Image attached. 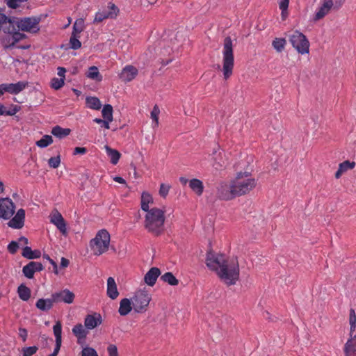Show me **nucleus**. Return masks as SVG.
<instances>
[{
	"instance_id": "393cba45",
	"label": "nucleus",
	"mask_w": 356,
	"mask_h": 356,
	"mask_svg": "<svg viewBox=\"0 0 356 356\" xmlns=\"http://www.w3.org/2000/svg\"><path fill=\"white\" fill-rule=\"evenodd\" d=\"M212 159L213 160V167L217 170H221L226 164V159L223 157L221 152L218 153L217 151H214Z\"/></svg>"
},
{
	"instance_id": "49530a36",
	"label": "nucleus",
	"mask_w": 356,
	"mask_h": 356,
	"mask_svg": "<svg viewBox=\"0 0 356 356\" xmlns=\"http://www.w3.org/2000/svg\"><path fill=\"white\" fill-rule=\"evenodd\" d=\"M83 31V21L80 19L79 22L76 20L73 25V30L72 34L79 35Z\"/></svg>"
},
{
	"instance_id": "5701e85b",
	"label": "nucleus",
	"mask_w": 356,
	"mask_h": 356,
	"mask_svg": "<svg viewBox=\"0 0 356 356\" xmlns=\"http://www.w3.org/2000/svg\"><path fill=\"white\" fill-rule=\"evenodd\" d=\"M107 296L112 300L116 299L119 296L117 284L113 277H109L107 279Z\"/></svg>"
},
{
	"instance_id": "338daca9",
	"label": "nucleus",
	"mask_w": 356,
	"mask_h": 356,
	"mask_svg": "<svg viewBox=\"0 0 356 356\" xmlns=\"http://www.w3.org/2000/svg\"><path fill=\"white\" fill-rule=\"evenodd\" d=\"M345 0H335V2H334V6L332 8L338 10L339 9L342 5L344 3Z\"/></svg>"
},
{
	"instance_id": "0e129e2a",
	"label": "nucleus",
	"mask_w": 356,
	"mask_h": 356,
	"mask_svg": "<svg viewBox=\"0 0 356 356\" xmlns=\"http://www.w3.org/2000/svg\"><path fill=\"white\" fill-rule=\"evenodd\" d=\"M349 323H356V314L355 309L353 308L350 309Z\"/></svg>"
},
{
	"instance_id": "e2e57ef3",
	"label": "nucleus",
	"mask_w": 356,
	"mask_h": 356,
	"mask_svg": "<svg viewBox=\"0 0 356 356\" xmlns=\"http://www.w3.org/2000/svg\"><path fill=\"white\" fill-rule=\"evenodd\" d=\"M31 263L33 264V267H34L35 272H40L44 269V266L42 263L37 261H31Z\"/></svg>"
},
{
	"instance_id": "69168bd1",
	"label": "nucleus",
	"mask_w": 356,
	"mask_h": 356,
	"mask_svg": "<svg viewBox=\"0 0 356 356\" xmlns=\"http://www.w3.org/2000/svg\"><path fill=\"white\" fill-rule=\"evenodd\" d=\"M3 31L5 33L10 35V34L15 33L16 31H15V26L13 25H9L8 26L3 27Z\"/></svg>"
},
{
	"instance_id": "a878e982",
	"label": "nucleus",
	"mask_w": 356,
	"mask_h": 356,
	"mask_svg": "<svg viewBox=\"0 0 356 356\" xmlns=\"http://www.w3.org/2000/svg\"><path fill=\"white\" fill-rule=\"evenodd\" d=\"M54 302L55 301H53L52 297L47 299L40 298L37 301L35 306L38 309L42 312H47L52 308Z\"/></svg>"
},
{
	"instance_id": "58836bf2",
	"label": "nucleus",
	"mask_w": 356,
	"mask_h": 356,
	"mask_svg": "<svg viewBox=\"0 0 356 356\" xmlns=\"http://www.w3.org/2000/svg\"><path fill=\"white\" fill-rule=\"evenodd\" d=\"M53 143V138L49 135H44L36 141L35 145L40 148H45Z\"/></svg>"
},
{
	"instance_id": "f257e3e1",
	"label": "nucleus",
	"mask_w": 356,
	"mask_h": 356,
	"mask_svg": "<svg viewBox=\"0 0 356 356\" xmlns=\"http://www.w3.org/2000/svg\"><path fill=\"white\" fill-rule=\"evenodd\" d=\"M206 265L210 270L216 271L228 286L235 284L239 279V266L236 259L228 261L223 254H216L210 250L207 253Z\"/></svg>"
},
{
	"instance_id": "9b49d317",
	"label": "nucleus",
	"mask_w": 356,
	"mask_h": 356,
	"mask_svg": "<svg viewBox=\"0 0 356 356\" xmlns=\"http://www.w3.org/2000/svg\"><path fill=\"white\" fill-rule=\"evenodd\" d=\"M10 35H11L5 36L1 39V42L4 49H12L15 47L16 43L26 38L24 33L17 31Z\"/></svg>"
},
{
	"instance_id": "3c124183",
	"label": "nucleus",
	"mask_w": 356,
	"mask_h": 356,
	"mask_svg": "<svg viewBox=\"0 0 356 356\" xmlns=\"http://www.w3.org/2000/svg\"><path fill=\"white\" fill-rule=\"evenodd\" d=\"M160 111L157 105H155L151 111V117L154 122H155V125L158 126L159 124V115Z\"/></svg>"
},
{
	"instance_id": "7c9ffc66",
	"label": "nucleus",
	"mask_w": 356,
	"mask_h": 356,
	"mask_svg": "<svg viewBox=\"0 0 356 356\" xmlns=\"http://www.w3.org/2000/svg\"><path fill=\"white\" fill-rule=\"evenodd\" d=\"M71 132L70 129L68 128H63L58 125L55 126L51 129V134L58 138H63L66 136H67Z\"/></svg>"
},
{
	"instance_id": "6e6552de",
	"label": "nucleus",
	"mask_w": 356,
	"mask_h": 356,
	"mask_svg": "<svg viewBox=\"0 0 356 356\" xmlns=\"http://www.w3.org/2000/svg\"><path fill=\"white\" fill-rule=\"evenodd\" d=\"M150 300L151 297L147 291L139 290L136 291L131 299L134 311L137 313L146 311Z\"/></svg>"
},
{
	"instance_id": "774afa93",
	"label": "nucleus",
	"mask_w": 356,
	"mask_h": 356,
	"mask_svg": "<svg viewBox=\"0 0 356 356\" xmlns=\"http://www.w3.org/2000/svg\"><path fill=\"white\" fill-rule=\"evenodd\" d=\"M10 21V17H7L5 14L0 13V22L1 25L6 24Z\"/></svg>"
},
{
	"instance_id": "e433bc0d",
	"label": "nucleus",
	"mask_w": 356,
	"mask_h": 356,
	"mask_svg": "<svg viewBox=\"0 0 356 356\" xmlns=\"http://www.w3.org/2000/svg\"><path fill=\"white\" fill-rule=\"evenodd\" d=\"M115 13H107V11L98 12L95 15L94 22H101L106 18H115Z\"/></svg>"
},
{
	"instance_id": "864d4df0",
	"label": "nucleus",
	"mask_w": 356,
	"mask_h": 356,
	"mask_svg": "<svg viewBox=\"0 0 356 356\" xmlns=\"http://www.w3.org/2000/svg\"><path fill=\"white\" fill-rule=\"evenodd\" d=\"M18 248H19V243L15 241H12L8 245V250L12 254H15L17 252Z\"/></svg>"
},
{
	"instance_id": "13d9d810",
	"label": "nucleus",
	"mask_w": 356,
	"mask_h": 356,
	"mask_svg": "<svg viewBox=\"0 0 356 356\" xmlns=\"http://www.w3.org/2000/svg\"><path fill=\"white\" fill-rule=\"evenodd\" d=\"M289 0H280L279 8L281 10H288Z\"/></svg>"
},
{
	"instance_id": "f3484780",
	"label": "nucleus",
	"mask_w": 356,
	"mask_h": 356,
	"mask_svg": "<svg viewBox=\"0 0 356 356\" xmlns=\"http://www.w3.org/2000/svg\"><path fill=\"white\" fill-rule=\"evenodd\" d=\"M25 211L19 209L15 216L8 222V227L14 229H21L24 225Z\"/></svg>"
},
{
	"instance_id": "603ef678",
	"label": "nucleus",
	"mask_w": 356,
	"mask_h": 356,
	"mask_svg": "<svg viewBox=\"0 0 356 356\" xmlns=\"http://www.w3.org/2000/svg\"><path fill=\"white\" fill-rule=\"evenodd\" d=\"M170 186L169 185H165V184H161L159 188V195L165 198L168 194Z\"/></svg>"
},
{
	"instance_id": "2f4dec72",
	"label": "nucleus",
	"mask_w": 356,
	"mask_h": 356,
	"mask_svg": "<svg viewBox=\"0 0 356 356\" xmlns=\"http://www.w3.org/2000/svg\"><path fill=\"white\" fill-rule=\"evenodd\" d=\"M152 202H153V198H152V195L147 192H143V193L141 195V201H140L142 210H143L145 212L147 211H149L150 209H149V204L152 203Z\"/></svg>"
},
{
	"instance_id": "ddd939ff",
	"label": "nucleus",
	"mask_w": 356,
	"mask_h": 356,
	"mask_svg": "<svg viewBox=\"0 0 356 356\" xmlns=\"http://www.w3.org/2000/svg\"><path fill=\"white\" fill-rule=\"evenodd\" d=\"M334 6L333 0H323L322 5L314 15L313 21L314 22L324 18Z\"/></svg>"
},
{
	"instance_id": "37998d69",
	"label": "nucleus",
	"mask_w": 356,
	"mask_h": 356,
	"mask_svg": "<svg viewBox=\"0 0 356 356\" xmlns=\"http://www.w3.org/2000/svg\"><path fill=\"white\" fill-rule=\"evenodd\" d=\"M65 79L63 78H53L51 81V86L55 90H59L64 85Z\"/></svg>"
},
{
	"instance_id": "6ab92c4d",
	"label": "nucleus",
	"mask_w": 356,
	"mask_h": 356,
	"mask_svg": "<svg viewBox=\"0 0 356 356\" xmlns=\"http://www.w3.org/2000/svg\"><path fill=\"white\" fill-rule=\"evenodd\" d=\"M138 74V70L133 65H127L120 74V79L124 82L132 81Z\"/></svg>"
},
{
	"instance_id": "dca6fc26",
	"label": "nucleus",
	"mask_w": 356,
	"mask_h": 356,
	"mask_svg": "<svg viewBox=\"0 0 356 356\" xmlns=\"http://www.w3.org/2000/svg\"><path fill=\"white\" fill-rule=\"evenodd\" d=\"M102 318L100 314L94 312L92 314H88L84 319V325L88 330H92L102 324Z\"/></svg>"
},
{
	"instance_id": "39448f33",
	"label": "nucleus",
	"mask_w": 356,
	"mask_h": 356,
	"mask_svg": "<svg viewBox=\"0 0 356 356\" xmlns=\"http://www.w3.org/2000/svg\"><path fill=\"white\" fill-rule=\"evenodd\" d=\"M110 238V234L104 229L97 232L95 238L90 241V246L95 255H100L108 250Z\"/></svg>"
},
{
	"instance_id": "c03bdc74",
	"label": "nucleus",
	"mask_w": 356,
	"mask_h": 356,
	"mask_svg": "<svg viewBox=\"0 0 356 356\" xmlns=\"http://www.w3.org/2000/svg\"><path fill=\"white\" fill-rule=\"evenodd\" d=\"M356 163L354 161H345L341 163L339 167L342 170L343 172H346L348 170H350L355 168Z\"/></svg>"
},
{
	"instance_id": "72a5a7b5",
	"label": "nucleus",
	"mask_w": 356,
	"mask_h": 356,
	"mask_svg": "<svg viewBox=\"0 0 356 356\" xmlns=\"http://www.w3.org/2000/svg\"><path fill=\"white\" fill-rule=\"evenodd\" d=\"M86 104L88 108L94 110H99L102 106L100 100L96 97H87Z\"/></svg>"
},
{
	"instance_id": "412c9836",
	"label": "nucleus",
	"mask_w": 356,
	"mask_h": 356,
	"mask_svg": "<svg viewBox=\"0 0 356 356\" xmlns=\"http://www.w3.org/2000/svg\"><path fill=\"white\" fill-rule=\"evenodd\" d=\"M345 356H356V334L350 337L344 345Z\"/></svg>"
},
{
	"instance_id": "79ce46f5",
	"label": "nucleus",
	"mask_w": 356,
	"mask_h": 356,
	"mask_svg": "<svg viewBox=\"0 0 356 356\" xmlns=\"http://www.w3.org/2000/svg\"><path fill=\"white\" fill-rule=\"evenodd\" d=\"M80 35L72 34L70 39V48L74 50L79 49L81 47V42L79 41Z\"/></svg>"
},
{
	"instance_id": "4d7b16f0",
	"label": "nucleus",
	"mask_w": 356,
	"mask_h": 356,
	"mask_svg": "<svg viewBox=\"0 0 356 356\" xmlns=\"http://www.w3.org/2000/svg\"><path fill=\"white\" fill-rule=\"evenodd\" d=\"M108 8L109 9V11H107V13H115V18L118 15L119 13L118 8L113 3H109L108 5Z\"/></svg>"
},
{
	"instance_id": "20e7f679",
	"label": "nucleus",
	"mask_w": 356,
	"mask_h": 356,
	"mask_svg": "<svg viewBox=\"0 0 356 356\" xmlns=\"http://www.w3.org/2000/svg\"><path fill=\"white\" fill-rule=\"evenodd\" d=\"M222 55L223 76L225 79H227L232 74L234 65L233 44L229 36H227L224 39Z\"/></svg>"
},
{
	"instance_id": "1a4fd4ad",
	"label": "nucleus",
	"mask_w": 356,
	"mask_h": 356,
	"mask_svg": "<svg viewBox=\"0 0 356 356\" xmlns=\"http://www.w3.org/2000/svg\"><path fill=\"white\" fill-rule=\"evenodd\" d=\"M15 205L9 197L0 199V218L10 219L15 213Z\"/></svg>"
},
{
	"instance_id": "473e14b6",
	"label": "nucleus",
	"mask_w": 356,
	"mask_h": 356,
	"mask_svg": "<svg viewBox=\"0 0 356 356\" xmlns=\"http://www.w3.org/2000/svg\"><path fill=\"white\" fill-rule=\"evenodd\" d=\"M86 76L97 81H101L102 80V76L96 66L89 67L88 72L86 73Z\"/></svg>"
},
{
	"instance_id": "c756f323",
	"label": "nucleus",
	"mask_w": 356,
	"mask_h": 356,
	"mask_svg": "<svg viewBox=\"0 0 356 356\" xmlns=\"http://www.w3.org/2000/svg\"><path fill=\"white\" fill-rule=\"evenodd\" d=\"M19 298L23 301H27L31 298V289L25 284H22L17 288Z\"/></svg>"
},
{
	"instance_id": "a18cd8bd",
	"label": "nucleus",
	"mask_w": 356,
	"mask_h": 356,
	"mask_svg": "<svg viewBox=\"0 0 356 356\" xmlns=\"http://www.w3.org/2000/svg\"><path fill=\"white\" fill-rule=\"evenodd\" d=\"M38 350V348L35 346L25 347L22 349L23 356H32Z\"/></svg>"
},
{
	"instance_id": "bf43d9fd",
	"label": "nucleus",
	"mask_w": 356,
	"mask_h": 356,
	"mask_svg": "<svg viewBox=\"0 0 356 356\" xmlns=\"http://www.w3.org/2000/svg\"><path fill=\"white\" fill-rule=\"evenodd\" d=\"M19 335L22 338V341H26L28 336V332L25 328H19Z\"/></svg>"
},
{
	"instance_id": "c85d7f7f",
	"label": "nucleus",
	"mask_w": 356,
	"mask_h": 356,
	"mask_svg": "<svg viewBox=\"0 0 356 356\" xmlns=\"http://www.w3.org/2000/svg\"><path fill=\"white\" fill-rule=\"evenodd\" d=\"M105 149L107 155L110 157L111 163L113 165H116L121 156L120 152L111 148L108 145H105Z\"/></svg>"
},
{
	"instance_id": "f03ea898",
	"label": "nucleus",
	"mask_w": 356,
	"mask_h": 356,
	"mask_svg": "<svg viewBox=\"0 0 356 356\" xmlns=\"http://www.w3.org/2000/svg\"><path fill=\"white\" fill-rule=\"evenodd\" d=\"M145 227L148 232L156 236L160 235L163 231L165 222L164 211L160 209L154 207L146 211Z\"/></svg>"
},
{
	"instance_id": "cd10ccee",
	"label": "nucleus",
	"mask_w": 356,
	"mask_h": 356,
	"mask_svg": "<svg viewBox=\"0 0 356 356\" xmlns=\"http://www.w3.org/2000/svg\"><path fill=\"white\" fill-rule=\"evenodd\" d=\"M189 186L197 195H201L202 194L204 185L201 180L195 178L191 179L189 181Z\"/></svg>"
},
{
	"instance_id": "680f3d73",
	"label": "nucleus",
	"mask_w": 356,
	"mask_h": 356,
	"mask_svg": "<svg viewBox=\"0 0 356 356\" xmlns=\"http://www.w3.org/2000/svg\"><path fill=\"white\" fill-rule=\"evenodd\" d=\"M87 152V149L86 147H76L74 148V152H73V154L74 155H76V154H84Z\"/></svg>"
},
{
	"instance_id": "6e6d98bb",
	"label": "nucleus",
	"mask_w": 356,
	"mask_h": 356,
	"mask_svg": "<svg viewBox=\"0 0 356 356\" xmlns=\"http://www.w3.org/2000/svg\"><path fill=\"white\" fill-rule=\"evenodd\" d=\"M93 121L97 124H102V127H104L105 129H109V122L108 120H102L100 118H95Z\"/></svg>"
},
{
	"instance_id": "aec40b11",
	"label": "nucleus",
	"mask_w": 356,
	"mask_h": 356,
	"mask_svg": "<svg viewBox=\"0 0 356 356\" xmlns=\"http://www.w3.org/2000/svg\"><path fill=\"white\" fill-rule=\"evenodd\" d=\"M160 274L161 271L159 268L157 267L151 268L144 277L145 282L148 286H153L155 284Z\"/></svg>"
},
{
	"instance_id": "b1692460",
	"label": "nucleus",
	"mask_w": 356,
	"mask_h": 356,
	"mask_svg": "<svg viewBox=\"0 0 356 356\" xmlns=\"http://www.w3.org/2000/svg\"><path fill=\"white\" fill-rule=\"evenodd\" d=\"M132 308L134 307L131 300L123 298L120 300L118 312L121 316H124L132 310Z\"/></svg>"
},
{
	"instance_id": "5fc2aeb1",
	"label": "nucleus",
	"mask_w": 356,
	"mask_h": 356,
	"mask_svg": "<svg viewBox=\"0 0 356 356\" xmlns=\"http://www.w3.org/2000/svg\"><path fill=\"white\" fill-rule=\"evenodd\" d=\"M108 356H118V348L114 344H110L107 348Z\"/></svg>"
},
{
	"instance_id": "a19ab883",
	"label": "nucleus",
	"mask_w": 356,
	"mask_h": 356,
	"mask_svg": "<svg viewBox=\"0 0 356 356\" xmlns=\"http://www.w3.org/2000/svg\"><path fill=\"white\" fill-rule=\"evenodd\" d=\"M102 114L104 119L111 122L113 120V106L111 104H105L102 111Z\"/></svg>"
},
{
	"instance_id": "a211bd4d",
	"label": "nucleus",
	"mask_w": 356,
	"mask_h": 356,
	"mask_svg": "<svg viewBox=\"0 0 356 356\" xmlns=\"http://www.w3.org/2000/svg\"><path fill=\"white\" fill-rule=\"evenodd\" d=\"M29 85L28 81H18L16 83H3V90L10 94L17 95L22 92Z\"/></svg>"
},
{
	"instance_id": "9d476101",
	"label": "nucleus",
	"mask_w": 356,
	"mask_h": 356,
	"mask_svg": "<svg viewBox=\"0 0 356 356\" xmlns=\"http://www.w3.org/2000/svg\"><path fill=\"white\" fill-rule=\"evenodd\" d=\"M217 197L223 200H229L236 197L233 187L232 181L231 184L227 183H220L217 186Z\"/></svg>"
},
{
	"instance_id": "423d86ee",
	"label": "nucleus",
	"mask_w": 356,
	"mask_h": 356,
	"mask_svg": "<svg viewBox=\"0 0 356 356\" xmlns=\"http://www.w3.org/2000/svg\"><path fill=\"white\" fill-rule=\"evenodd\" d=\"M289 42L294 49L300 54L309 52V42L305 35L296 30L289 35Z\"/></svg>"
},
{
	"instance_id": "09e8293b",
	"label": "nucleus",
	"mask_w": 356,
	"mask_h": 356,
	"mask_svg": "<svg viewBox=\"0 0 356 356\" xmlns=\"http://www.w3.org/2000/svg\"><path fill=\"white\" fill-rule=\"evenodd\" d=\"M81 356H98V354L93 348L86 347L81 351Z\"/></svg>"
},
{
	"instance_id": "4be33fe9",
	"label": "nucleus",
	"mask_w": 356,
	"mask_h": 356,
	"mask_svg": "<svg viewBox=\"0 0 356 356\" xmlns=\"http://www.w3.org/2000/svg\"><path fill=\"white\" fill-rule=\"evenodd\" d=\"M72 331L73 334L77 338L78 343H81L82 341H84L88 334V331L81 323L75 325Z\"/></svg>"
},
{
	"instance_id": "0eeeda50",
	"label": "nucleus",
	"mask_w": 356,
	"mask_h": 356,
	"mask_svg": "<svg viewBox=\"0 0 356 356\" xmlns=\"http://www.w3.org/2000/svg\"><path fill=\"white\" fill-rule=\"evenodd\" d=\"M41 20L42 16L23 17L17 22V26L22 31L36 33L40 31L39 24Z\"/></svg>"
},
{
	"instance_id": "de8ad7c7",
	"label": "nucleus",
	"mask_w": 356,
	"mask_h": 356,
	"mask_svg": "<svg viewBox=\"0 0 356 356\" xmlns=\"http://www.w3.org/2000/svg\"><path fill=\"white\" fill-rule=\"evenodd\" d=\"M60 163V156L51 157L48 160V165L50 168H57Z\"/></svg>"
},
{
	"instance_id": "f704fd0d",
	"label": "nucleus",
	"mask_w": 356,
	"mask_h": 356,
	"mask_svg": "<svg viewBox=\"0 0 356 356\" xmlns=\"http://www.w3.org/2000/svg\"><path fill=\"white\" fill-rule=\"evenodd\" d=\"M286 44V40L283 38H275L272 42L273 47L276 50L277 52H282Z\"/></svg>"
},
{
	"instance_id": "2eb2a0df",
	"label": "nucleus",
	"mask_w": 356,
	"mask_h": 356,
	"mask_svg": "<svg viewBox=\"0 0 356 356\" xmlns=\"http://www.w3.org/2000/svg\"><path fill=\"white\" fill-rule=\"evenodd\" d=\"M51 222L55 225L57 229L62 233L63 236H67V227L66 222L57 210L51 216Z\"/></svg>"
},
{
	"instance_id": "c9c22d12",
	"label": "nucleus",
	"mask_w": 356,
	"mask_h": 356,
	"mask_svg": "<svg viewBox=\"0 0 356 356\" xmlns=\"http://www.w3.org/2000/svg\"><path fill=\"white\" fill-rule=\"evenodd\" d=\"M161 280L171 286H176L179 284V280L171 272H167L161 276Z\"/></svg>"
},
{
	"instance_id": "052dcab7",
	"label": "nucleus",
	"mask_w": 356,
	"mask_h": 356,
	"mask_svg": "<svg viewBox=\"0 0 356 356\" xmlns=\"http://www.w3.org/2000/svg\"><path fill=\"white\" fill-rule=\"evenodd\" d=\"M40 339L44 347H47L48 346L49 340L53 341L52 339H49L46 334H40Z\"/></svg>"
},
{
	"instance_id": "4c0bfd02",
	"label": "nucleus",
	"mask_w": 356,
	"mask_h": 356,
	"mask_svg": "<svg viewBox=\"0 0 356 356\" xmlns=\"http://www.w3.org/2000/svg\"><path fill=\"white\" fill-rule=\"evenodd\" d=\"M19 106L17 105H14L12 109L6 110V108L3 104H0V115H14L19 111Z\"/></svg>"
},
{
	"instance_id": "bb28decb",
	"label": "nucleus",
	"mask_w": 356,
	"mask_h": 356,
	"mask_svg": "<svg viewBox=\"0 0 356 356\" xmlns=\"http://www.w3.org/2000/svg\"><path fill=\"white\" fill-rule=\"evenodd\" d=\"M22 255L28 259H39L41 257V252L40 250H33L31 247L25 246L22 249Z\"/></svg>"
},
{
	"instance_id": "4468645a",
	"label": "nucleus",
	"mask_w": 356,
	"mask_h": 356,
	"mask_svg": "<svg viewBox=\"0 0 356 356\" xmlns=\"http://www.w3.org/2000/svg\"><path fill=\"white\" fill-rule=\"evenodd\" d=\"M54 334L56 338V344L54 352L49 356H57L62 344V324L60 321L56 322L53 327Z\"/></svg>"
},
{
	"instance_id": "8fccbe9b",
	"label": "nucleus",
	"mask_w": 356,
	"mask_h": 356,
	"mask_svg": "<svg viewBox=\"0 0 356 356\" xmlns=\"http://www.w3.org/2000/svg\"><path fill=\"white\" fill-rule=\"evenodd\" d=\"M28 0H6L7 6L13 9L19 6V3L26 2Z\"/></svg>"
},
{
	"instance_id": "f8f14e48",
	"label": "nucleus",
	"mask_w": 356,
	"mask_h": 356,
	"mask_svg": "<svg viewBox=\"0 0 356 356\" xmlns=\"http://www.w3.org/2000/svg\"><path fill=\"white\" fill-rule=\"evenodd\" d=\"M51 297L53 298V301L55 302H63L65 303L71 304L74 299V294L73 292L68 289H64L59 292H56L51 294Z\"/></svg>"
},
{
	"instance_id": "7ed1b4c3",
	"label": "nucleus",
	"mask_w": 356,
	"mask_h": 356,
	"mask_svg": "<svg viewBox=\"0 0 356 356\" xmlns=\"http://www.w3.org/2000/svg\"><path fill=\"white\" fill-rule=\"evenodd\" d=\"M248 172H239L234 180L232 181L233 187L236 196H241L248 193L257 185L255 179L250 178Z\"/></svg>"
},
{
	"instance_id": "ea45409f",
	"label": "nucleus",
	"mask_w": 356,
	"mask_h": 356,
	"mask_svg": "<svg viewBox=\"0 0 356 356\" xmlns=\"http://www.w3.org/2000/svg\"><path fill=\"white\" fill-rule=\"evenodd\" d=\"M22 273L28 279L33 278L35 270L34 269V267H33L31 261H30L29 264H27L26 266L23 267Z\"/></svg>"
}]
</instances>
